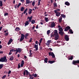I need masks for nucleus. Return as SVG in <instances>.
I'll return each mask as SVG.
<instances>
[{
    "mask_svg": "<svg viewBox=\"0 0 79 79\" xmlns=\"http://www.w3.org/2000/svg\"><path fill=\"white\" fill-rule=\"evenodd\" d=\"M15 30L16 31H19V28L18 27H16Z\"/></svg>",
    "mask_w": 79,
    "mask_h": 79,
    "instance_id": "nucleus-31",
    "label": "nucleus"
},
{
    "mask_svg": "<svg viewBox=\"0 0 79 79\" xmlns=\"http://www.w3.org/2000/svg\"><path fill=\"white\" fill-rule=\"evenodd\" d=\"M26 70H25V71H24L23 75H24V76H25V75H26Z\"/></svg>",
    "mask_w": 79,
    "mask_h": 79,
    "instance_id": "nucleus-43",
    "label": "nucleus"
},
{
    "mask_svg": "<svg viewBox=\"0 0 79 79\" xmlns=\"http://www.w3.org/2000/svg\"><path fill=\"white\" fill-rule=\"evenodd\" d=\"M50 30H48L47 31V35H49L50 34Z\"/></svg>",
    "mask_w": 79,
    "mask_h": 79,
    "instance_id": "nucleus-28",
    "label": "nucleus"
},
{
    "mask_svg": "<svg viewBox=\"0 0 79 79\" xmlns=\"http://www.w3.org/2000/svg\"><path fill=\"white\" fill-rule=\"evenodd\" d=\"M31 23L32 24H34V23H35V20H33L31 21Z\"/></svg>",
    "mask_w": 79,
    "mask_h": 79,
    "instance_id": "nucleus-33",
    "label": "nucleus"
},
{
    "mask_svg": "<svg viewBox=\"0 0 79 79\" xmlns=\"http://www.w3.org/2000/svg\"><path fill=\"white\" fill-rule=\"evenodd\" d=\"M32 42V39H31L29 41V42Z\"/></svg>",
    "mask_w": 79,
    "mask_h": 79,
    "instance_id": "nucleus-56",
    "label": "nucleus"
},
{
    "mask_svg": "<svg viewBox=\"0 0 79 79\" xmlns=\"http://www.w3.org/2000/svg\"><path fill=\"white\" fill-rule=\"evenodd\" d=\"M2 48V46L1 45H0V49Z\"/></svg>",
    "mask_w": 79,
    "mask_h": 79,
    "instance_id": "nucleus-57",
    "label": "nucleus"
},
{
    "mask_svg": "<svg viewBox=\"0 0 79 79\" xmlns=\"http://www.w3.org/2000/svg\"><path fill=\"white\" fill-rule=\"evenodd\" d=\"M49 63H50L51 64H52V63H55V61H50L49 60L48 62Z\"/></svg>",
    "mask_w": 79,
    "mask_h": 79,
    "instance_id": "nucleus-19",
    "label": "nucleus"
},
{
    "mask_svg": "<svg viewBox=\"0 0 79 79\" xmlns=\"http://www.w3.org/2000/svg\"><path fill=\"white\" fill-rule=\"evenodd\" d=\"M16 51H17L18 52H19V53H21L22 50H23L21 48H16Z\"/></svg>",
    "mask_w": 79,
    "mask_h": 79,
    "instance_id": "nucleus-9",
    "label": "nucleus"
},
{
    "mask_svg": "<svg viewBox=\"0 0 79 79\" xmlns=\"http://www.w3.org/2000/svg\"><path fill=\"white\" fill-rule=\"evenodd\" d=\"M29 33H27L25 35V38L26 39H27V37L29 35Z\"/></svg>",
    "mask_w": 79,
    "mask_h": 79,
    "instance_id": "nucleus-17",
    "label": "nucleus"
},
{
    "mask_svg": "<svg viewBox=\"0 0 79 79\" xmlns=\"http://www.w3.org/2000/svg\"><path fill=\"white\" fill-rule=\"evenodd\" d=\"M11 70H10L8 73V74H10L11 73Z\"/></svg>",
    "mask_w": 79,
    "mask_h": 79,
    "instance_id": "nucleus-53",
    "label": "nucleus"
},
{
    "mask_svg": "<svg viewBox=\"0 0 79 79\" xmlns=\"http://www.w3.org/2000/svg\"><path fill=\"white\" fill-rule=\"evenodd\" d=\"M36 29H38V28H39V26L38 25L36 26Z\"/></svg>",
    "mask_w": 79,
    "mask_h": 79,
    "instance_id": "nucleus-54",
    "label": "nucleus"
},
{
    "mask_svg": "<svg viewBox=\"0 0 79 79\" xmlns=\"http://www.w3.org/2000/svg\"><path fill=\"white\" fill-rule=\"evenodd\" d=\"M24 7H21L20 9V10L21 11H24Z\"/></svg>",
    "mask_w": 79,
    "mask_h": 79,
    "instance_id": "nucleus-21",
    "label": "nucleus"
},
{
    "mask_svg": "<svg viewBox=\"0 0 79 79\" xmlns=\"http://www.w3.org/2000/svg\"><path fill=\"white\" fill-rule=\"evenodd\" d=\"M59 32H61L63 31V28H60L59 29Z\"/></svg>",
    "mask_w": 79,
    "mask_h": 79,
    "instance_id": "nucleus-30",
    "label": "nucleus"
},
{
    "mask_svg": "<svg viewBox=\"0 0 79 79\" xmlns=\"http://www.w3.org/2000/svg\"><path fill=\"white\" fill-rule=\"evenodd\" d=\"M72 63L73 64H76V63H79V60L77 61L73 60Z\"/></svg>",
    "mask_w": 79,
    "mask_h": 79,
    "instance_id": "nucleus-8",
    "label": "nucleus"
},
{
    "mask_svg": "<svg viewBox=\"0 0 79 79\" xmlns=\"http://www.w3.org/2000/svg\"><path fill=\"white\" fill-rule=\"evenodd\" d=\"M26 75L27 76H28V74H29V72H28V71H27V70H26Z\"/></svg>",
    "mask_w": 79,
    "mask_h": 79,
    "instance_id": "nucleus-36",
    "label": "nucleus"
},
{
    "mask_svg": "<svg viewBox=\"0 0 79 79\" xmlns=\"http://www.w3.org/2000/svg\"><path fill=\"white\" fill-rule=\"evenodd\" d=\"M6 75H5L4 76H3V77L2 78V79H5V78H6Z\"/></svg>",
    "mask_w": 79,
    "mask_h": 79,
    "instance_id": "nucleus-45",
    "label": "nucleus"
},
{
    "mask_svg": "<svg viewBox=\"0 0 79 79\" xmlns=\"http://www.w3.org/2000/svg\"><path fill=\"white\" fill-rule=\"evenodd\" d=\"M30 3V1L29 0H26V3L27 4H29Z\"/></svg>",
    "mask_w": 79,
    "mask_h": 79,
    "instance_id": "nucleus-34",
    "label": "nucleus"
},
{
    "mask_svg": "<svg viewBox=\"0 0 79 79\" xmlns=\"http://www.w3.org/2000/svg\"><path fill=\"white\" fill-rule=\"evenodd\" d=\"M68 60H72L73 59V56H71L70 57H69L68 58Z\"/></svg>",
    "mask_w": 79,
    "mask_h": 79,
    "instance_id": "nucleus-27",
    "label": "nucleus"
},
{
    "mask_svg": "<svg viewBox=\"0 0 79 79\" xmlns=\"http://www.w3.org/2000/svg\"><path fill=\"white\" fill-rule=\"evenodd\" d=\"M2 27H0V31H1V30H2Z\"/></svg>",
    "mask_w": 79,
    "mask_h": 79,
    "instance_id": "nucleus-63",
    "label": "nucleus"
},
{
    "mask_svg": "<svg viewBox=\"0 0 79 79\" xmlns=\"http://www.w3.org/2000/svg\"><path fill=\"white\" fill-rule=\"evenodd\" d=\"M24 37H25L24 35L23 34H21V38L20 40V42H21V41H23V40L24 39Z\"/></svg>",
    "mask_w": 79,
    "mask_h": 79,
    "instance_id": "nucleus-5",
    "label": "nucleus"
},
{
    "mask_svg": "<svg viewBox=\"0 0 79 79\" xmlns=\"http://www.w3.org/2000/svg\"><path fill=\"white\" fill-rule=\"evenodd\" d=\"M12 42H13V39H10L9 41V42L8 43V44L10 45V44Z\"/></svg>",
    "mask_w": 79,
    "mask_h": 79,
    "instance_id": "nucleus-15",
    "label": "nucleus"
},
{
    "mask_svg": "<svg viewBox=\"0 0 79 79\" xmlns=\"http://www.w3.org/2000/svg\"><path fill=\"white\" fill-rule=\"evenodd\" d=\"M65 4L66 5H67L68 6L70 5V4L69 2H66L65 3Z\"/></svg>",
    "mask_w": 79,
    "mask_h": 79,
    "instance_id": "nucleus-24",
    "label": "nucleus"
},
{
    "mask_svg": "<svg viewBox=\"0 0 79 79\" xmlns=\"http://www.w3.org/2000/svg\"><path fill=\"white\" fill-rule=\"evenodd\" d=\"M54 35H55V40H57L59 38V36L58 35V31L57 30H55L54 31Z\"/></svg>",
    "mask_w": 79,
    "mask_h": 79,
    "instance_id": "nucleus-1",
    "label": "nucleus"
},
{
    "mask_svg": "<svg viewBox=\"0 0 79 79\" xmlns=\"http://www.w3.org/2000/svg\"><path fill=\"white\" fill-rule=\"evenodd\" d=\"M3 53V51H0V54H1V53Z\"/></svg>",
    "mask_w": 79,
    "mask_h": 79,
    "instance_id": "nucleus-61",
    "label": "nucleus"
},
{
    "mask_svg": "<svg viewBox=\"0 0 79 79\" xmlns=\"http://www.w3.org/2000/svg\"><path fill=\"white\" fill-rule=\"evenodd\" d=\"M51 42H52V40H48L47 41V43H46V44L47 46H48V45H50V43H51Z\"/></svg>",
    "mask_w": 79,
    "mask_h": 79,
    "instance_id": "nucleus-7",
    "label": "nucleus"
},
{
    "mask_svg": "<svg viewBox=\"0 0 79 79\" xmlns=\"http://www.w3.org/2000/svg\"><path fill=\"white\" fill-rule=\"evenodd\" d=\"M49 55L50 56H52V58H55V54H54V53H53V52H49Z\"/></svg>",
    "mask_w": 79,
    "mask_h": 79,
    "instance_id": "nucleus-4",
    "label": "nucleus"
},
{
    "mask_svg": "<svg viewBox=\"0 0 79 79\" xmlns=\"http://www.w3.org/2000/svg\"><path fill=\"white\" fill-rule=\"evenodd\" d=\"M71 29V27L69 26H67L64 30V31H68V30L69 29Z\"/></svg>",
    "mask_w": 79,
    "mask_h": 79,
    "instance_id": "nucleus-11",
    "label": "nucleus"
},
{
    "mask_svg": "<svg viewBox=\"0 0 79 79\" xmlns=\"http://www.w3.org/2000/svg\"><path fill=\"white\" fill-rule=\"evenodd\" d=\"M69 32H70V34H73V30L71 29L69 30Z\"/></svg>",
    "mask_w": 79,
    "mask_h": 79,
    "instance_id": "nucleus-37",
    "label": "nucleus"
},
{
    "mask_svg": "<svg viewBox=\"0 0 79 79\" xmlns=\"http://www.w3.org/2000/svg\"><path fill=\"white\" fill-rule=\"evenodd\" d=\"M8 15V14L7 13H5L4 14V16H7Z\"/></svg>",
    "mask_w": 79,
    "mask_h": 79,
    "instance_id": "nucleus-46",
    "label": "nucleus"
},
{
    "mask_svg": "<svg viewBox=\"0 0 79 79\" xmlns=\"http://www.w3.org/2000/svg\"><path fill=\"white\" fill-rule=\"evenodd\" d=\"M35 2L33 1L32 3V5L33 6H34V5H35Z\"/></svg>",
    "mask_w": 79,
    "mask_h": 79,
    "instance_id": "nucleus-35",
    "label": "nucleus"
},
{
    "mask_svg": "<svg viewBox=\"0 0 79 79\" xmlns=\"http://www.w3.org/2000/svg\"><path fill=\"white\" fill-rule=\"evenodd\" d=\"M21 2H24V0H20Z\"/></svg>",
    "mask_w": 79,
    "mask_h": 79,
    "instance_id": "nucleus-62",
    "label": "nucleus"
},
{
    "mask_svg": "<svg viewBox=\"0 0 79 79\" xmlns=\"http://www.w3.org/2000/svg\"><path fill=\"white\" fill-rule=\"evenodd\" d=\"M21 5V3H19V4L17 6L18 8H19V6H20V5Z\"/></svg>",
    "mask_w": 79,
    "mask_h": 79,
    "instance_id": "nucleus-47",
    "label": "nucleus"
},
{
    "mask_svg": "<svg viewBox=\"0 0 79 79\" xmlns=\"http://www.w3.org/2000/svg\"><path fill=\"white\" fill-rule=\"evenodd\" d=\"M0 6H3V2L2 1L0 0Z\"/></svg>",
    "mask_w": 79,
    "mask_h": 79,
    "instance_id": "nucleus-25",
    "label": "nucleus"
},
{
    "mask_svg": "<svg viewBox=\"0 0 79 79\" xmlns=\"http://www.w3.org/2000/svg\"><path fill=\"white\" fill-rule=\"evenodd\" d=\"M59 34H60V35H63V34H64V32H63V31L59 32Z\"/></svg>",
    "mask_w": 79,
    "mask_h": 79,
    "instance_id": "nucleus-20",
    "label": "nucleus"
},
{
    "mask_svg": "<svg viewBox=\"0 0 79 79\" xmlns=\"http://www.w3.org/2000/svg\"><path fill=\"white\" fill-rule=\"evenodd\" d=\"M29 24V21H27L25 23V27H26V26H27Z\"/></svg>",
    "mask_w": 79,
    "mask_h": 79,
    "instance_id": "nucleus-14",
    "label": "nucleus"
},
{
    "mask_svg": "<svg viewBox=\"0 0 79 79\" xmlns=\"http://www.w3.org/2000/svg\"><path fill=\"white\" fill-rule=\"evenodd\" d=\"M31 50L29 51L30 53L29 55V56L30 57H32V53H31Z\"/></svg>",
    "mask_w": 79,
    "mask_h": 79,
    "instance_id": "nucleus-16",
    "label": "nucleus"
},
{
    "mask_svg": "<svg viewBox=\"0 0 79 79\" xmlns=\"http://www.w3.org/2000/svg\"><path fill=\"white\" fill-rule=\"evenodd\" d=\"M59 23H61V21H62V18H60L59 19Z\"/></svg>",
    "mask_w": 79,
    "mask_h": 79,
    "instance_id": "nucleus-39",
    "label": "nucleus"
},
{
    "mask_svg": "<svg viewBox=\"0 0 79 79\" xmlns=\"http://www.w3.org/2000/svg\"><path fill=\"white\" fill-rule=\"evenodd\" d=\"M44 62H45V63H48V58H45L44 60Z\"/></svg>",
    "mask_w": 79,
    "mask_h": 79,
    "instance_id": "nucleus-23",
    "label": "nucleus"
},
{
    "mask_svg": "<svg viewBox=\"0 0 79 79\" xmlns=\"http://www.w3.org/2000/svg\"><path fill=\"white\" fill-rule=\"evenodd\" d=\"M42 38H41L40 40V43H41L42 42Z\"/></svg>",
    "mask_w": 79,
    "mask_h": 79,
    "instance_id": "nucleus-48",
    "label": "nucleus"
},
{
    "mask_svg": "<svg viewBox=\"0 0 79 79\" xmlns=\"http://www.w3.org/2000/svg\"><path fill=\"white\" fill-rule=\"evenodd\" d=\"M20 65H21V67H23V66L24 65V64H21Z\"/></svg>",
    "mask_w": 79,
    "mask_h": 79,
    "instance_id": "nucleus-49",
    "label": "nucleus"
},
{
    "mask_svg": "<svg viewBox=\"0 0 79 79\" xmlns=\"http://www.w3.org/2000/svg\"><path fill=\"white\" fill-rule=\"evenodd\" d=\"M7 59L6 57L5 56L4 57L0 59V62H7Z\"/></svg>",
    "mask_w": 79,
    "mask_h": 79,
    "instance_id": "nucleus-2",
    "label": "nucleus"
},
{
    "mask_svg": "<svg viewBox=\"0 0 79 79\" xmlns=\"http://www.w3.org/2000/svg\"><path fill=\"white\" fill-rule=\"evenodd\" d=\"M21 64H24V61L23 60L22 61V63H21Z\"/></svg>",
    "mask_w": 79,
    "mask_h": 79,
    "instance_id": "nucleus-50",
    "label": "nucleus"
},
{
    "mask_svg": "<svg viewBox=\"0 0 79 79\" xmlns=\"http://www.w3.org/2000/svg\"><path fill=\"white\" fill-rule=\"evenodd\" d=\"M27 19H29V22H31V20L32 19V16H31L30 17H28L27 18Z\"/></svg>",
    "mask_w": 79,
    "mask_h": 79,
    "instance_id": "nucleus-12",
    "label": "nucleus"
},
{
    "mask_svg": "<svg viewBox=\"0 0 79 79\" xmlns=\"http://www.w3.org/2000/svg\"><path fill=\"white\" fill-rule=\"evenodd\" d=\"M66 41H68L69 39V37L68 35H65L64 37Z\"/></svg>",
    "mask_w": 79,
    "mask_h": 79,
    "instance_id": "nucleus-10",
    "label": "nucleus"
},
{
    "mask_svg": "<svg viewBox=\"0 0 79 79\" xmlns=\"http://www.w3.org/2000/svg\"><path fill=\"white\" fill-rule=\"evenodd\" d=\"M30 76V79H33L34 77H33V76L29 74Z\"/></svg>",
    "mask_w": 79,
    "mask_h": 79,
    "instance_id": "nucleus-22",
    "label": "nucleus"
},
{
    "mask_svg": "<svg viewBox=\"0 0 79 79\" xmlns=\"http://www.w3.org/2000/svg\"><path fill=\"white\" fill-rule=\"evenodd\" d=\"M40 2H41V0H39L38 1V6H39V5H40Z\"/></svg>",
    "mask_w": 79,
    "mask_h": 79,
    "instance_id": "nucleus-38",
    "label": "nucleus"
},
{
    "mask_svg": "<svg viewBox=\"0 0 79 79\" xmlns=\"http://www.w3.org/2000/svg\"><path fill=\"white\" fill-rule=\"evenodd\" d=\"M27 56H25L24 57V58H25V59H27Z\"/></svg>",
    "mask_w": 79,
    "mask_h": 79,
    "instance_id": "nucleus-58",
    "label": "nucleus"
},
{
    "mask_svg": "<svg viewBox=\"0 0 79 79\" xmlns=\"http://www.w3.org/2000/svg\"><path fill=\"white\" fill-rule=\"evenodd\" d=\"M51 27L52 28V27H55L56 25L55 24V23L54 22H51Z\"/></svg>",
    "mask_w": 79,
    "mask_h": 79,
    "instance_id": "nucleus-3",
    "label": "nucleus"
},
{
    "mask_svg": "<svg viewBox=\"0 0 79 79\" xmlns=\"http://www.w3.org/2000/svg\"><path fill=\"white\" fill-rule=\"evenodd\" d=\"M21 68V66H20V65H19V64L18 65V68Z\"/></svg>",
    "mask_w": 79,
    "mask_h": 79,
    "instance_id": "nucleus-60",
    "label": "nucleus"
},
{
    "mask_svg": "<svg viewBox=\"0 0 79 79\" xmlns=\"http://www.w3.org/2000/svg\"><path fill=\"white\" fill-rule=\"evenodd\" d=\"M54 5L55 7H57V4H56V3H54Z\"/></svg>",
    "mask_w": 79,
    "mask_h": 79,
    "instance_id": "nucleus-41",
    "label": "nucleus"
},
{
    "mask_svg": "<svg viewBox=\"0 0 79 79\" xmlns=\"http://www.w3.org/2000/svg\"><path fill=\"white\" fill-rule=\"evenodd\" d=\"M34 77H37V75L36 74H35L34 75Z\"/></svg>",
    "mask_w": 79,
    "mask_h": 79,
    "instance_id": "nucleus-51",
    "label": "nucleus"
},
{
    "mask_svg": "<svg viewBox=\"0 0 79 79\" xmlns=\"http://www.w3.org/2000/svg\"><path fill=\"white\" fill-rule=\"evenodd\" d=\"M15 9H16V8H17V5H16V6H15Z\"/></svg>",
    "mask_w": 79,
    "mask_h": 79,
    "instance_id": "nucleus-64",
    "label": "nucleus"
},
{
    "mask_svg": "<svg viewBox=\"0 0 79 79\" xmlns=\"http://www.w3.org/2000/svg\"><path fill=\"white\" fill-rule=\"evenodd\" d=\"M62 16L63 18H65L66 17V16L64 15H62Z\"/></svg>",
    "mask_w": 79,
    "mask_h": 79,
    "instance_id": "nucleus-55",
    "label": "nucleus"
},
{
    "mask_svg": "<svg viewBox=\"0 0 79 79\" xmlns=\"http://www.w3.org/2000/svg\"><path fill=\"white\" fill-rule=\"evenodd\" d=\"M3 64H0V69L3 68Z\"/></svg>",
    "mask_w": 79,
    "mask_h": 79,
    "instance_id": "nucleus-32",
    "label": "nucleus"
},
{
    "mask_svg": "<svg viewBox=\"0 0 79 79\" xmlns=\"http://www.w3.org/2000/svg\"><path fill=\"white\" fill-rule=\"evenodd\" d=\"M60 9H58L56 10H55L54 11H57V12H58V11H60Z\"/></svg>",
    "mask_w": 79,
    "mask_h": 79,
    "instance_id": "nucleus-59",
    "label": "nucleus"
},
{
    "mask_svg": "<svg viewBox=\"0 0 79 79\" xmlns=\"http://www.w3.org/2000/svg\"><path fill=\"white\" fill-rule=\"evenodd\" d=\"M10 60H13V57L11 56L10 59Z\"/></svg>",
    "mask_w": 79,
    "mask_h": 79,
    "instance_id": "nucleus-42",
    "label": "nucleus"
},
{
    "mask_svg": "<svg viewBox=\"0 0 79 79\" xmlns=\"http://www.w3.org/2000/svg\"><path fill=\"white\" fill-rule=\"evenodd\" d=\"M54 12L55 13H56V16H60V13L59 12H57L56 10H54Z\"/></svg>",
    "mask_w": 79,
    "mask_h": 79,
    "instance_id": "nucleus-6",
    "label": "nucleus"
},
{
    "mask_svg": "<svg viewBox=\"0 0 79 79\" xmlns=\"http://www.w3.org/2000/svg\"><path fill=\"white\" fill-rule=\"evenodd\" d=\"M28 14H30V15L32 13V10L31 9H29V10Z\"/></svg>",
    "mask_w": 79,
    "mask_h": 79,
    "instance_id": "nucleus-18",
    "label": "nucleus"
},
{
    "mask_svg": "<svg viewBox=\"0 0 79 79\" xmlns=\"http://www.w3.org/2000/svg\"><path fill=\"white\" fill-rule=\"evenodd\" d=\"M48 14H47V12H45L44 13V16H48Z\"/></svg>",
    "mask_w": 79,
    "mask_h": 79,
    "instance_id": "nucleus-40",
    "label": "nucleus"
},
{
    "mask_svg": "<svg viewBox=\"0 0 79 79\" xmlns=\"http://www.w3.org/2000/svg\"><path fill=\"white\" fill-rule=\"evenodd\" d=\"M45 19L46 22H48V18L45 17Z\"/></svg>",
    "mask_w": 79,
    "mask_h": 79,
    "instance_id": "nucleus-29",
    "label": "nucleus"
},
{
    "mask_svg": "<svg viewBox=\"0 0 79 79\" xmlns=\"http://www.w3.org/2000/svg\"><path fill=\"white\" fill-rule=\"evenodd\" d=\"M27 8L24 11L23 13L24 14H25L26 12H27Z\"/></svg>",
    "mask_w": 79,
    "mask_h": 79,
    "instance_id": "nucleus-26",
    "label": "nucleus"
},
{
    "mask_svg": "<svg viewBox=\"0 0 79 79\" xmlns=\"http://www.w3.org/2000/svg\"><path fill=\"white\" fill-rule=\"evenodd\" d=\"M10 52H13L14 51V49H12L11 50H10Z\"/></svg>",
    "mask_w": 79,
    "mask_h": 79,
    "instance_id": "nucleus-52",
    "label": "nucleus"
},
{
    "mask_svg": "<svg viewBox=\"0 0 79 79\" xmlns=\"http://www.w3.org/2000/svg\"><path fill=\"white\" fill-rule=\"evenodd\" d=\"M8 35V32H7V33L5 34V36H7V35Z\"/></svg>",
    "mask_w": 79,
    "mask_h": 79,
    "instance_id": "nucleus-44",
    "label": "nucleus"
},
{
    "mask_svg": "<svg viewBox=\"0 0 79 79\" xmlns=\"http://www.w3.org/2000/svg\"><path fill=\"white\" fill-rule=\"evenodd\" d=\"M35 51H37L38 50V44L36 45L35 44Z\"/></svg>",
    "mask_w": 79,
    "mask_h": 79,
    "instance_id": "nucleus-13",
    "label": "nucleus"
}]
</instances>
